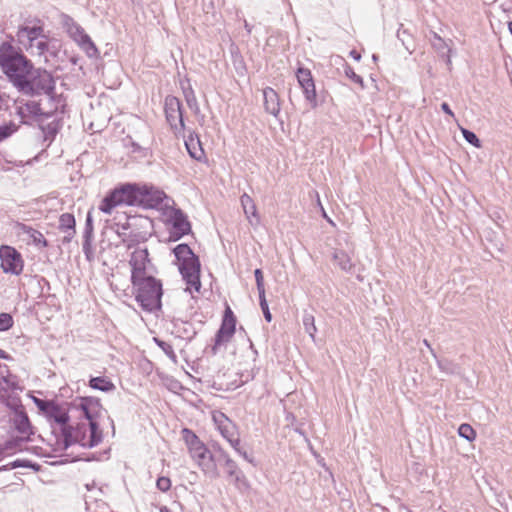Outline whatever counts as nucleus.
I'll list each match as a JSON object with an SVG mask.
<instances>
[{
    "label": "nucleus",
    "instance_id": "de8ad7c7",
    "mask_svg": "<svg viewBox=\"0 0 512 512\" xmlns=\"http://www.w3.org/2000/svg\"><path fill=\"white\" fill-rule=\"evenodd\" d=\"M14 325V319L10 313H0V332H5L11 329Z\"/></svg>",
    "mask_w": 512,
    "mask_h": 512
},
{
    "label": "nucleus",
    "instance_id": "f257e3e1",
    "mask_svg": "<svg viewBox=\"0 0 512 512\" xmlns=\"http://www.w3.org/2000/svg\"><path fill=\"white\" fill-rule=\"evenodd\" d=\"M130 282L135 301L144 312L157 313L162 310L164 290L161 279L149 274Z\"/></svg>",
    "mask_w": 512,
    "mask_h": 512
},
{
    "label": "nucleus",
    "instance_id": "603ef678",
    "mask_svg": "<svg viewBox=\"0 0 512 512\" xmlns=\"http://www.w3.org/2000/svg\"><path fill=\"white\" fill-rule=\"evenodd\" d=\"M156 487L161 492H167L171 488V480L166 476H159L156 480Z\"/></svg>",
    "mask_w": 512,
    "mask_h": 512
},
{
    "label": "nucleus",
    "instance_id": "4d7b16f0",
    "mask_svg": "<svg viewBox=\"0 0 512 512\" xmlns=\"http://www.w3.org/2000/svg\"><path fill=\"white\" fill-rule=\"evenodd\" d=\"M211 449H212V453L214 456L216 457H221L223 456V454H226L227 452L221 447V445L216 442V441H213L211 443Z\"/></svg>",
    "mask_w": 512,
    "mask_h": 512
},
{
    "label": "nucleus",
    "instance_id": "4c0bfd02",
    "mask_svg": "<svg viewBox=\"0 0 512 512\" xmlns=\"http://www.w3.org/2000/svg\"><path fill=\"white\" fill-rule=\"evenodd\" d=\"M335 263L345 272H351L353 264L348 254L344 250H336L333 253Z\"/></svg>",
    "mask_w": 512,
    "mask_h": 512
},
{
    "label": "nucleus",
    "instance_id": "c85d7f7f",
    "mask_svg": "<svg viewBox=\"0 0 512 512\" xmlns=\"http://www.w3.org/2000/svg\"><path fill=\"white\" fill-rule=\"evenodd\" d=\"M115 233L118 237L121 238L122 243L126 246L127 249H132L138 244L146 242L151 236V234L147 231L137 230H131L129 234L115 230Z\"/></svg>",
    "mask_w": 512,
    "mask_h": 512
},
{
    "label": "nucleus",
    "instance_id": "6e6552de",
    "mask_svg": "<svg viewBox=\"0 0 512 512\" xmlns=\"http://www.w3.org/2000/svg\"><path fill=\"white\" fill-rule=\"evenodd\" d=\"M61 25L68 36L78 45L88 58L97 59L100 52L91 37L84 28L79 25L70 15L62 13L60 15Z\"/></svg>",
    "mask_w": 512,
    "mask_h": 512
},
{
    "label": "nucleus",
    "instance_id": "e2e57ef3",
    "mask_svg": "<svg viewBox=\"0 0 512 512\" xmlns=\"http://www.w3.org/2000/svg\"><path fill=\"white\" fill-rule=\"evenodd\" d=\"M4 383H6L12 390H18L20 387L16 382L9 381L8 377H2Z\"/></svg>",
    "mask_w": 512,
    "mask_h": 512
},
{
    "label": "nucleus",
    "instance_id": "4468645a",
    "mask_svg": "<svg viewBox=\"0 0 512 512\" xmlns=\"http://www.w3.org/2000/svg\"><path fill=\"white\" fill-rule=\"evenodd\" d=\"M1 268L4 273L20 275L23 271L24 261L22 255L14 247L2 245L0 247Z\"/></svg>",
    "mask_w": 512,
    "mask_h": 512
},
{
    "label": "nucleus",
    "instance_id": "aec40b11",
    "mask_svg": "<svg viewBox=\"0 0 512 512\" xmlns=\"http://www.w3.org/2000/svg\"><path fill=\"white\" fill-rule=\"evenodd\" d=\"M188 132L189 134L187 136L185 132L183 135H180L184 138L186 150L192 159L202 162L206 156L199 135L193 130H188Z\"/></svg>",
    "mask_w": 512,
    "mask_h": 512
},
{
    "label": "nucleus",
    "instance_id": "f03ea898",
    "mask_svg": "<svg viewBox=\"0 0 512 512\" xmlns=\"http://www.w3.org/2000/svg\"><path fill=\"white\" fill-rule=\"evenodd\" d=\"M69 409L80 412V419L87 420L90 432L87 446H97L103 440V432L99 419L104 410L100 398L95 396H77L71 402L66 403Z\"/></svg>",
    "mask_w": 512,
    "mask_h": 512
},
{
    "label": "nucleus",
    "instance_id": "052dcab7",
    "mask_svg": "<svg viewBox=\"0 0 512 512\" xmlns=\"http://www.w3.org/2000/svg\"><path fill=\"white\" fill-rule=\"evenodd\" d=\"M227 441L236 452H238L242 448L240 445L241 441L238 436H233L230 439H228Z\"/></svg>",
    "mask_w": 512,
    "mask_h": 512
},
{
    "label": "nucleus",
    "instance_id": "7ed1b4c3",
    "mask_svg": "<svg viewBox=\"0 0 512 512\" xmlns=\"http://www.w3.org/2000/svg\"><path fill=\"white\" fill-rule=\"evenodd\" d=\"M14 87L23 95H46L53 102L57 99L56 80L52 73L44 68H35L33 64Z\"/></svg>",
    "mask_w": 512,
    "mask_h": 512
},
{
    "label": "nucleus",
    "instance_id": "2f4dec72",
    "mask_svg": "<svg viewBox=\"0 0 512 512\" xmlns=\"http://www.w3.org/2000/svg\"><path fill=\"white\" fill-rule=\"evenodd\" d=\"M172 324L177 336L181 339L191 341L197 335L194 325L188 321L176 319Z\"/></svg>",
    "mask_w": 512,
    "mask_h": 512
},
{
    "label": "nucleus",
    "instance_id": "3c124183",
    "mask_svg": "<svg viewBox=\"0 0 512 512\" xmlns=\"http://www.w3.org/2000/svg\"><path fill=\"white\" fill-rule=\"evenodd\" d=\"M254 277H255V281H256L258 295L265 294L264 274H263L262 269L256 268L254 270Z\"/></svg>",
    "mask_w": 512,
    "mask_h": 512
},
{
    "label": "nucleus",
    "instance_id": "c756f323",
    "mask_svg": "<svg viewBox=\"0 0 512 512\" xmlns=\"http://www.w3.org/2000/svg\"><path fill=\"white\" fill-rule=\"evenodd\" d=\"M263 97L265 111L274 117H278L280 114V99L277 92L271 87H266L263 90Z\"/></svg>",
    "mask_w": 512,
    "mask_h": 512
},
{
    "label": "nucleus",
    "instance_id": "f704fd0d",
    "mask_svg": "<svg viewBox=\"0 0 512 512\" xmlns=\"http://www.w3.org/2000/svg\"><path fill=\"white\" fill-rule=\"evenodd\" d=\"M17 226L24 234L29 236L34 245L38 247H48L49 243L40 231L20 222L17 223Z\"/></svg>",
    "mask_w": 512,
    "mask_h": 512
},
{
    "label": "nucleus",
    "instance_id": "6ab92c4d",
    "mask_svg": "<svg viewBox=\"0 0 512 512\" xmlns=\"http://www.w3.org/2000/svg\"><path fill=\"white\" fill-rule=\"evenodd\" d=\"M44 29L40 25H23L20 26L17 31V39L18 43L22 45L24 48L28 49L33 46V42L39 38L47 37L43 34Z\"/></svg>",
    "mask_w": 512,
    "mask_h": 512
},
{
    "label": "nucleus",
    "instance_id": "6e6d98bb",
    "mask_svg": "<svg viewBox=\"0 0 512 512\" xmlns=\"http://www.w3.org/2000/svg\"><path fill=\"white\" fill-rule=\"evenodd\" d=\"M99 460H100V456L97 453H90L84 458H82L80 456H76V457L72 458V461H74V462H77V461L91 462V461H99Z\"/></svg>",
    "mask_w": 512,
    "mask_h": 512
},
{
    "label": "nucleus",
    "instance_id": "c03bdc74",
    "mask_svg": "<svg viewBox=\"0 0 512 512\" xmlns=\"http://www.w3.org/2000/svg\"><path fill=\"white\" fill-rule=\"evenodd\" d=\"M458 435L461 438H464L468 442H473L476 439V431L473 429V427L468 423H462L458 427Z\"/></svg>",
    "mask_w": 512,
    "mask_h": 512
},
{
    "label": "nucleus",
    "instance_id": "2eb2a0df",
    "mask_svg": "<svg viewBox=\"0 0 512 512\" xmlns=\"http://www.w3.org/2000/svg\"><path fill=\"white\" fill-rule=\"evenodd\" d=\"M57 109L44 111L41 108L39 101L28 100L22 106L16 107V114L21 118V123L24 125H31V123L25 119L26 116H30L37 123L39 119L46 118L50 119L54 117Z\"/></svg>",
    "mask_w": 512,
    "mask_h": 512
},
{
    "label": "nucleus",
    "instance_id": "09e8293b",
    "mask_svg": "<svg viewBox=\"0 0 512 512\" xmlns=\"http://www.w3.org/2000/svg\"><path fill=\"white\" fill-rule=\"evenodd\" d=\"M17 126L10 122L5 125H0V142L6 140L9 138L12 134H14L17 131Z\"/></svg>",
    "mask_w": 512,
    "mask_h": 512
},
{
    "label": "nucleus",
    "instance_id": "bb28decb",
    "mask_svg": "<svg viewBox=\"0 0 512 512\" xmlns=\"http://www.w3.org/2000/svg\"><path fill=\"white\" fill-rule=\"evenodd\" d=\"M58 427L59 433L55 431V434L53 435L56 437L57 444L61 446L62 450H67L71 446L78 444L79 439L76 438L74 429L72 428V424L70 422Z\"/></svg>",
    "mask_w": 512,
    "mask_h": 512
},
{
    "label": "nucleus",
    "instance_id": "dca6fc26",
    "mask_svg": "<svg viewBox=\"0 0 512 512\" xmlns=\"http://www.w3.org/2000/svg\"><path fill=\"white\" fill-rule=\"evenodd\" d=\"M168 196L166 193L153 185L141 184L139 207L144 209H159L161 204Z\"/></svg>",
    "mask_w": 512,
    "mask_h": 512
},
{
    "label": "nucleus",
    "instance_id": "0e129e2a",
    "mask_svg": "<svg viewBox=\"0 0 512 512\" xmlns=\"http://www.w3.org/2000/svg\"><path fill=\"white\" fill-rule=\"evenodd\" d=\"M65 459H62V460H59V461H55V462H52L51 465L53 466H58V465H63V464H67L69 462H73L72 459L70 460L68 457H69V454H65Z\"/></svg>",
    "mask_w": 512,
    "mask_h": 512
},
{
    "label": "nucleus",
    "instance_id": "37998d69",
    "mask_svg": "<svg viewBox=\"0 0 512 512\" xmlns=\"http://www.w3.org/2000/svg\"><path fill=\"white\" fill-rule=\"evenodd\" d=\"M437 366L441 372H444L448 375H453L458 371V365L447 358L437 359Z\"/></svg>",
    "mask_w": 512,
    "mask_h": 512
},
{
    "label": "nucleus",
    "instance_id": "0eeeda50",
    "mask_svg": "<svg viewBox=\"0 0 512 512\" xmlns=\"http://www.w3.org/2000/svg\"><path fill=\"white\" fill-rule=\"evenodd\" d=\"M31 398L32 402L37 407L39 414L45 417L47 422L49 423L52 434H55V427L68 424L71 421V416L69 414V406L66 408L65 403H59L55 399H42L34 396L31 392L28 394Z\"/></svg>",
    "mask_w": 512,
    "mask_h": 512
},
{
    "label": "nucleus",
    "instance_id": "39448f33",
    "mask_svg": "<svg viewBox=\"0 0 512 512\" xmlns=\"http://www.w3.org/2000/svg\"><path fill=\"white\" fill-rule=\"evenodd\" d=\"M140 185L135 182H126L116 185L102 198L98 209L104 214H111L118 206H138Z\"/></svg>",
    "mask_w": 512,
    "mask_h": 512
},
{
    "label": "nucleus",
    "instance_id": "a19ab883",
    "mask_svg": "<svg viewBox=\"0 0 512 512\" xmlns=\"http://www.w3.org/2000/svg\"><path fill=\"white\" fill-rule=\"evenodd\" d=\"M72 428L74 429V434L77 439H79L78 445H80L83 448H94L95 446H87L86 440V432H87V426L84 423H77L76 425H72Z\"/></svg>",
    "mask_w": 512,
    "mask_h": 512
},
{
    "label": "nucleus",
    "instance_id": "5fc2aeb1",
    "mask_svg": "<svg viewBox=\"0 0 512 512\" xmlns=\"http://www.w3.org/2000/svg\"><path fill=\"white\" fill-rule=\"evenodd\" d=\"M37 282L40 288L39 297H44V292H48L51 289L50 282L45 277H38Z\"/></svg>",
    "mask_w": 512,
    "mask_h": 512
},
{
    "label": "nucleus",
    "instance_id": "473e14b6",
    "mask_svg": "<svg viewBox=\"0 0 512 512\" xmlns=\"http://www.w3.org/2000/svg\"><path fill=\"white\" fill-rule=\"evenodd\" d=\"M172 253L175 256L177 266L182 263L189 262L190 260H194L195 258H199L187 243H180L176 245L172 249Z\"/></svg>",
    "mask_w": 512,
    "mask_h": 512
},
{
    "label": "nucleus",
    "instance_id": "a18cd8bd",
    "mask_svg": "<svg viewBox=\"0 0 512 512\" xmlns=\"http://www.w3.org/2000/svg\"><path fill=\"white\" fill-rule=\"evenodd\" d=\"M460 131L462 133L463 138L466 142H468L470 145H472L475 148H481L482 142L479 139V137L476 135L475 132H473L470 129L467 128H460Z\"/></svg>",
    "mask_w": 512,
    "mask_h": 512
},
{
    "label": "nucleus",
    "instance_id": "4be33fe9",
    "mask_svg": "<svg viewBox=\"0 0 512 512\" xmlns=\"http://www.w3.org/2000/svg\"><path fill=\"white\" fill-rule=\"evenodd\" d=\"M51 119L52 120L47 124L44 123V121L47 120L46 118H41L37 122L38 128L43 133V142H48L47 146L55 140L63 124L62 118L57 117L56 114Z\"/></svg>",
    "mask_w": 512,
    "mask_h": 512
},
{
    "label": "nucleus",
    "instance_id": "9d476101",
    "mask_svg": "<svg viewBox=\"0 0 512 512\" xmlns=\"http://www.w3.org/2000/svg\"><path fill=\"white\" fill-rule=\"evenodd\" d=\"M164 113L171 130L180 137L186 131L184 120V108L180 99L173 95H167L164 100Z\"/></svg>",
    "mask_w": 512,
    "mask_h": 512
},
{
    "label": "nucleus",
    "instance_id": "9b49d317",
    "mask_svg": "<svg viewBox=\"0 0 512 512\" xmlns=\"http://www.w3.org/2000/svg\"><path fill=\"white\" fill-rule=\"evenodd\" d=\"M236 324L237 318L234 312L229 305H226L220 327L215 333L214 344L210 349L213 356L217 355L221 345L228 343L233 338L236 332Z\"/></svg>",
    "mask_w": 512,
    "mask_h": 512
},
{
    "label": "nucleus",
    "instance_id": "49530a36",
    "mask_svg": "<svg viewBox=\"0 0 512 512\" xmlns=\"http://www.w3.org/2000/svg\"><path fill=\"white\" fill-rule=\"evenodd\" d=\"M344 73L352 82L358 84L362 89L365 88L363 78L356 74L354 69L348 63H345L344 65Z\"/></svg>",
    "mask_w": 512,
    "mask_h": 512
},
{
    "label": "nucleus",
    "instance_id": "a211bd4d",
    "mask_svg": "<svg viewBox=\"0 0 512 512\" xmlns=\"http://www.w3.org/2000/svg\"><path fill=\"white\" fill-rule=\"evenodd\" d=\"M7 406L13 410L14 418H13V426L14 429L22 434L26 435V438L30 439L32 435L35 434L34 427L29 419L27 412L25 411L23 405L19 403L16 406H12L11 404H7Z\"/></svg>",
    "mask_w": 512,
    "mask_h": 512
},
{
    "label": "nucleus",
    "instance_id": "ea45409f",
    "mask_svg": "<svg viewBox=\"0 0 512 512\" xmlns=\"http://www.w3.org/2000/svg\"><path fill=\"white\" fill-rule=\"evenodd\" d=\"M304 330L308 335L311 337L313 342H316L315 334L317 332V328L315 325V318L311 313L304 312L303 318H302Z\"/></svg>",
    "mask_w": 512,
    "mask_h": 512
},
{
    "label": "nucleus",
    "instance_id": "69168bd1",
    "mask_svg": "<svg viewBox=\"0 0 512 512\" xmlns=\"http://www.w3.org/2000/svg\"><path fill=\"white\" fill-rule=\"evenodd\" d=\"M41 465L38 464L37 462H34V461H30V465H29V468L28 469H31L33 470L34 472H39L41 471Z\"/></svg>",
    "mask_w": 512,
    "mask_h": 512
},
{
    "label": "nucleus",
    "instance_id": "774afa93",
    "mask_svg": "<svg viewBox=\"0 0 512 512\" xmlns=\"http://www.w3.org/2000/svg\"><path fill=\"white\" fill-rule=\"evenodd\" d=\"M350 57H352L355 61H360L361 59V54L355 50V49H352L349 53Z\"/></svg>",
    "mask_w": 512,
    "mask_h": 512
},
{
    "label": "nucleus",
    "instance_id": "f3484780",
    "mask_svg": "<svg viewBox=\"0 0 512 512\" xmlns=\"http://www.w3.org/2000/svg\"><path fill=\"white\" fill-rule=\"evenodd\" d=\"M129 265L131 267L130 280L149 275V265L151 260L147 248L135 249L130 256Z\"/></svg>",
    "mask_w": 512,
    "mask_h": 512
},
{
    "label": "nucleus",
    "instance_id": "cd10ccee",
    "mask_svg": "<svg viewBox=\"0 0 512 512\" xmlns=\"http://www.w3.org/2000/svg\"><path fill=\"white\" fill-rule=\"evenodd\" d=\"M58 229L65 235L62 242L70 243L76 234V219L72 213H63L59 217Z\"/></svg>",
    "mask_w": 512,
    "mask_h": 512
},
{
    "label": "nucleus",
    "instance_id": "ddd939ff",
    "mask_svg": "<svg viewBox=\"0 0 512 512\" xmlns=\"http://www.w3.org/2000/svg\"><path fill=\"white\" fill-rule=\"evenodd\" d=\"M297 82L302 89L305 100L309 103L312 109L318 107L317 92L315 81L310 69L299 64L295 71Z\"/></svg>",
    "mask_w": 512,
    "mask_h": 512
},
{
    "label": "nucleus",
    "instance_id": "338daca9",
    "mask_svg": "<svg viewBox=\"0 0 512 512\" xmlns=\"http://www.w3.org/2000/svg\"><path fill=\"white\" fill-rule=\"evenodd\" d=\"M30 461L29 459H18L19 468H29Z\"/></svg>",
    "mask_w": 512,
    "mask_h": 512
},
{
    "label": "nucleus",
    "instance_id": "412c9836",
    "mask_svg": "<svg viewBox=\"0 0 512 512\" xmlns=\"http://www.w3.org/2000/svg\"><path fill=\"white\" fill-rule=\"evenodd\" d=\"M93 236H94V224H93V216L92 209L87 212L85 226L83 231V253L87 261L91 262L94 260V251H93Z\"/></svg>",
    "mask_w": 512,
    "mask_h": 512
},
{
    "label": "nucleus",
    "instance_id": "423d86ee",
    "mask_svg": "<svg viewBox=\"0 0 512 512\" xmlns=\"http://www.w3.org/2000/svg\"><path fill=\"white\" fill-rule=\"evenodd\" d=\"M181 433L192 458L198 462L201 470L211 477H218L216 456L213 455L211 449L191 429L183 428Z\"/></svg>",
    "mask_w": 512,
    "mask_h": 512
},
{
    "label": "nucleus",
    "instance_id": "13d9d810",
    "mask_svg": "<svg viewBox=\"0 0 512 512\" xmlns=\"http://www.w3.org/2000/svg\"><path fill=\"white\" fill-rule=\"evenodd\" d=\"M36 48L38 49L39 54L41 55L47 51H50L51 46L47 40H39L36 43Z\"/></svg>",
    "mask_w": 512,
    "mask_h": 512
},
{
    "label": "nucleus",
    "instance_id": "a878e982",
    "mask_svg": "<svg viewBox=\"0 0 512 512\" xmlns=\"http://www.w3.org/2000/svg\"><path fill=\"white\" fill-rule=\"evenodd\" d=\"M213 421L224 439L228 440L237 434V425L223 412H214Z\"/></svg>",
    "mask_w": 512,
    "mask_h": 512
},
{
    "label": "nucleus",
    "instance_id": "20e7f679",
    "mask_svg": "<svg viewBox=\"0 0 512 512\" xmlns=\"http://www.w3.org/2000/svg\"><path fill=\"white\" fill-rule=\"evenodd\" d=\"M0 67L13 86L23 75L32 69V61L28 59L21 49L14 47L10 42L0 44Z\"/></svg>",
    "mask_w": 512,
    "mask_h": 512
},
{
    "label": "nucleus",
    "instance_id": "b1692460",
    "mask_svg": "<svg viewBox=\"0 0 512 512\" xmlns=\"http://www.w3.org/2000/svg\"><path fill=\"white\" fill-rule=\"evenodd\" d=\"M180 88L182 90L184 99H185L186 104L189 107V109L195 114V116L198 118L199 122H203L205 116L200 111V107H199L194 89L191 86L190 80L188 78L181 80Z\"/></svg>",
    "mask_w": 512,
    "mask_h": 512
},
{
    "label": "nucleus",
    "instance_id": "393cba45",
    "mask_svg": "<svg viewBox=\"0 0 512 512\" xmlns=\"http://www.w3.org/2000/svg\"><path fill=\"white\" fill-rule=\"evenodd\" d=\"M114 220H118L114 223V226H116V230L120 232H125L129 229L134 230L133 228L135 226L143 228L146 224H151V220L148 217L131 216L126 213L116 216Z\"/></svg>",
    "mask_w": 512,
    "mask_h": 512
},
{
    "label": "nucleus",
    "instance_id": "864d4df0",
    "mask_svg": "<svg viewBox=\"0 0 512 512\" xmlns=\"http://www.w3.org/2000/svg\"><path fill=\"white\" fill-rule=\"evenodd\" d=\"M397 38L402 42L407 50H409V42L411 39V35L405 29H398Z\"/></svg>",
    "mask_w": 512,
    "mask_h": 512
},
{
    "label": "nucleus",
    "instance_id": "bf43d9fd",
    "mask_svg": "<svg viewBox=\"0 0 512 512\" xmlns=\"http://www.w3.org/2000/svg\"><path fill=\"white\" fill-rule=\"evenodd\" d=\"M237 453L240 456H242L247 462H249L253 466H256L255 458L252 455L248 454L246 450L241 448Z\"/></svg>",
    "mask_w": 512,
    "mask_h": 512
},
{
    "label": "nucleus",
    "instance_id": "c9c22d12",
    "mask_svg": "<svg viewBox=\"0 0 512 512\" xmlns=\"http://www.w3.org/2000/svg\"><path fill=\"white\" fill-rule=\"evenodd\" d=\"M241 206L243 208L244 214L249 220L250 223H253L252 219L254 218L256 220V223H259L260 218L257 213V208L255 205L254 200L247 194L244 193L240 197Z\"/></svg>",
    "mask_w": 512,
    "mask_h": 512
},
{
    "label": "nucleus",
    "instance_id": "f8f14e48",
    "mask_svg": "<svg viewBox=\"0 0 512 512\" xmlns=\"http://www.w3.org/2000/svg\"><path fill=\"white\" fill-rule=\"evenodd\" d=\"M178 271L187 285L185 288L186 292L191 293L192 289L196 292H200L201 290V262L200 258H195L194 260H190L189 262L182 263L178 265Z\"/></svg>",
    "mask_w": 512,
    "mask_h": 512
},
{
    "label": "nucleus",
    "instance_id": "79ce46f5",
    "mask_svg": "<svg viewBox=\"0 0 512 512\" xmlns=\"http://www.w3.org/2000/svg\"><path fill=\"white\" fill-rule=\"evenodd\" d=\"M153 342L165 353V355L174 363L177 362V355L171 344L160 339L159 337H153Z\"/></svg>",
    "mask_w": 512,
    "mask_h": 512
},
{
    "label": "nucleus",
    "instance_id": "e433bc0d",
    "mask_svg": "<svg viewBox=\"0 0 512 512\" xmlns=\"http://www.w3.org/2000/svg\"><path fill=\"white\" fill-rule=\"evenodd\" d=\"M28 438L23 437H12L10 439H7L3 443L0 444V454H3L4 456L13 454L16 451H20L22 447V443L24 441H29Z\"/></svg>",
    "mask_w": 512,
    "mask_h": 512
},
{
    "label": "nucleus",
    "instance_id": "72a5a7b5",
    "mask_svg": "<svg viewBox=\"0 0 512 512\" xmlns=\"http://www.w3.org/2000/svg\"><path fill=\"white\" fill-rule=\"evenodd\" d=\"M88 386L93 390L109 393L116 389L115 384L106 376H90Z\"/></svg>",
    "mask_w": 512,
    "mask_h": 512
},
{
    "label": "nucleus",
    "instance_id": "8fccbe9b",
    "mask_svg": "<svg viewBox=\"0 0 512 512\" xmlns=\"http://www.w3.org/2000/svg\"><path fill=\"white\" fill-rule=\"evenodd\" d=\"M259 305L263 312V316H264L265 320L268 323H270L272 321V314L270 312L269 305H268V302L266 299V293L259 295Z\"/></svg>",
    "mask_w": 512,
    "mask_h": 512
},
{
    "label": "nucleus",
    "instance_id": "7c9ffc66",
    "mask_svg": "<svg viewBox=\"0 0 512 512\" xmlns=\"http://www.w3.org/2000/svg\"><path fill=\"white\" fill-rule=\"evenodd\" d=\"M432 47L436 50L439 57L442 58L448 69H452V60L451 53L452 49L448 46L443 38H441L437 33H434V40L432 41Z\"/></svg>",
    "mask_w": 512,
    "mask_h": 512
},
{
    "label": "nucleus",
    "instance_id": "5701e85b",
    "mask_svg": "<svg viewBox=\"0 0 512 512\" xmlns=\"http://www.w3.org/2000/svg\"><path fill=\"white\" fill-rule=\"evenodd\" d=\"M219 463L226 468V474L232 478L235 484H246L247 480L243 471L238 467L237 463L228 455L223 454L221 457H216V464Z\"/></svg>",
    "mask_w": 512,
    "mask_h": 512
},
{
    "label": "nucleus",
    "instance_id": "58836bf2",
    "mask_svg": "<svg viewBox=\"0 0 512 512\" xmlns=\"http://www.w3.org/2000/svg\"><path fill=\"white\" fill-rule=\"evenodd\" d=\"M123 144L124 147L130 149L132 153L139 154L142 157H146L148 155L149 149L141 146L129 135L123 138Z\"/></svg>",
    "mask_w": 512,
    "mask_h": 512
},
{
    "label": "nucleus",
    "instance_id": "680f3d73",
    "mask_svg": "<svg viewBox=\"0 0 512 512\" xmlns=\"http://www.w3.org/2000/svg\"><path fill=\"white\" fill-rule=\"evenodd\" d=\"M441 110L448 116L450 117H454V112L452 111V109L450 108V105L447 103V102H442L441 103Z\"/></svg>",
    "mask_w": 512,
    "mask_h": 512
},
{
    "label": "nucleus",
    "instance_id": "1a4fd4ad",
    "mask_svg": "<svg viewBox=\"0 0 512 512\" xmlns=\"http://www.w3.org/2000/svg\"><path fill=\"white\" fill-rule=\"evenodd\" d=\"M169 233V242H176L184 236L192 234V225L187 214L180 208L173 207L166 218Z\"/></svg>",
    "mask_w": 512,
    "mask_h": 512
}]
</instances>
